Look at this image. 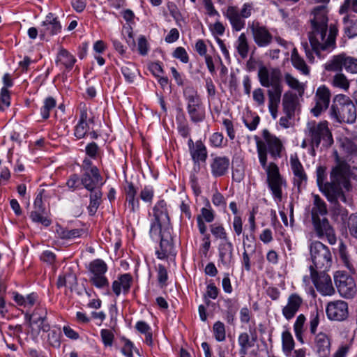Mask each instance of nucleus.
Here are the masks:
<instances>
[{
  "mask_svg": "<svg viewBox=\"0 0 357 357\" xmlns=\"http://www.w3.org/2000/svg\"><path fill=\"white\" fill-rule=\"evenodd\" d=\"M357 168L350 167L344 162L338 163L331 172L329 182L326 181V167L319 165L317 167V184L319 190L325 195L329 202L333 204L335 213L344 215L346 210L339 204V200L347 202L345 192L351 189L349 178H357Z\"/></svg>",
  "mask_w": 357,
  "mask_h": 357,
  "instance_id": "1",
  "label": "nucleus"
},
{
  "mask_svg": "<svg viewBox=\"0 0 357 357\" xmlns=\"http://www.w3.org/2000/svg\"><path fill=\"white\" fill-rule=\"evenodd\" d=\"M326 5L314 7L310 15L307 36L312 51L319 59H324L322 52H330L336 47L337 28L335 24L328 26Z\"/></svg>",
  "mask_w": 357,
  "mask_h": 357,
  "instance_id": "2",
  "label": "nucleus"
},
{
  "mask_svg": "<svg viewBox=\"0 0 357 357\" xmlns=\"http://www.w3.org/2000/svg\"><path fill=\"white\" fill-rule=\"evenodd\" d=\"M305 134L311 146L312 155H314L315 149L319 148L321 143L324 146L328 147L334 142L332 132L326 121L307 122Z\"/></svg>",
  "mask_w": 357,
  "mask_h": 357,
  "instance_id": "3",
  "label": "nucleus"
},
{
  "mask_svg": "<svg viewBox=\"0 0 357 357\" xmlns=\"http://www.w3.org/2000/svg\"><path fill=\"white\" fill-rule=\"evenodd\" d=\"M330 115L338 123H354L357 117L356 108L348 96L338 94L333 99Z\"/></svg>",
  "mask_w": 357,
  "mask_h": 357,
  "instance_id": "4",
  "label": "nucleus"
},
{
  "mask_svg": "<svg viewBox=\"0 0 357 357\" xmlns=\"http://www.w3.org/2000/svg\"><path fill=\"white\" fill-rule=\"evenodd\" d=\"M149 234L153 241H160V250L155 251L157 257L164 259L171 253L172 245L171 243V227L169 223L166 225L160 222L152 220Z\"/></svg>",
  "mask_w": 357,
  "mask_h": 357,
  "instance_id": "5",
  "label": "nucleus"
},
{
  "mask_svg": "<svg viewBox=\"0 0 357 357\" xmlns=\"http://www.w3.org/2000/svg\"><path fill=\"white\" fill-rule=\"evenodd\" d=\"M254 12V3L245 2L241 8L236 6H229L223 15L229 20L232 29L240 31L245 26V19L251 17Z\"/></svg>",
  "mask_w": 357,
  "mask_h": 357,
  "instance_id": "6",
  "label": "nucleus"
},
{
  "mask_svg": "<svg viewBox=\"0 0 357 357\" xmlns=\"http://www.w3.org/2000/svg\"><path fill=\"white\" fill-rule=\"evenodd\" d=\"M310 252L312 265L315 271H328L333 263V257L328 247L320 241L310 244Z\"/></svg>",
  "mask_w": 357,
  "mask_h": 357,
  "instance_id": "7",
  "label": "nucleus"
},
{
  "mask_svg": "<svg viewBox=\"0 0 357 357\" xmlns=\"http://www.w3.org/2000/svg\"><path fill=\"white\" fill-rule=\"evenodd\" d=\"M327 71L341 72L344 68L351 73H357V58L344 53L334 55L324 65Z\"/></svg>",
  "mask_w": 357,
  "mask_h": 357,
  "instance_id": "8",
  "label": "nucleus"
},
{
  "mask_svg": "<svg viewBox=\"0 0 357 357\" xmlns=\"http://www.w3.org/2000/svg\"><path fill=\"white\" fill-rule=\"evenodd\" d=\"M88 271L90 273V282L98 289L109 287V281L105 276L107 271L106 263L100 259H96L91 261L88 266Z\"/></svg>",
  "mask_w": 357,
  "mask_h": 357,
  "instance_id": "9",
  "label": "nucleus"
},
{
  "mask_svg": "<svg viewBox=\"0 0 357 357\" xmlns=\"http://www.w3.org/2000/svg\"><path fill=\"white\" fill-rule=\"evenodd\" d=\"M266 174L268 186L273 198L278 202H281L282 187H286L287 182L281 176L278 165L274 162H271V167L266 172Z\"/></svg>",
  "mask_w": 357,
  "mask_h": 357,
  "instance_id": "10",
  "label": "nucleus"
},
{
  "mask_svg": "<svg viewBox=\"0 0 357 357\" xmlns=\"http://www.w3.org/2000/svg\"><path fill=\"white\" fill-rule=\"evenodd\" d=\"M310 278L317 290L323 296H331L335 292L331 277L327 271H315L314 266H310Z\"/></svg>",
  "mask_w": 357,
  "mask_h": 357,
  "instance_id": "11",
  "label": "nucleus"
},
{
  "mask_svg": "<svg viewBox=\"0 0 357 357\" xmlns=\"http://www.w3.org/2000/svg\"><path fill=\"white\" fill-rule=\"evenodd\" d=\"M248 27L250 30L253 40L258 47H267L272 43V34L265 26L261 24L258 21L250 22Z\"/></svg>",
  "mask_w": 357,
  "mask_h": 357,
  "instance_id": "12",
  "label": "nucleus"
},
{
  "mask_svg": "<svg viewBox=\"0 0 357 357\" xmlns=\"http://www.w3.org/2000/svg\"><path fill=\"white\" fill-rule=\"evenodd\" d=\"M258 77L261 85L266 88L282 84V73L278 68L268 69L262 66L259 68Z\"/></svg>",
  "mask_w": 357,
  "mask_h": 357,
  "instance_id": "13",
  "label": "nucleus"
},
{
  "mask_svg": "<svg viewBox=\"0 0 357 357\" xmlns=\"http://www.w3.org/2000/svg\"><path fill=\"white\" fill-rule=\"evenodd\" d=\"M312 224L318 238L326 237L331 245H334L336 243L337 238L335 231L326 218L324 217L319 220H314Z\"/></svg>",
  "mask_w": 357,
  "mask_h": 357,
  "instance_id": "14",
  "label": "nucleus"
},
{
  "mask_svg": "<svg viewBox=\"0 0 357 357\" xmlns=\"http://www.w3.org/2000/svg\"><path fill=\"white\" fill-rule=\"evenodd\" d=\"M331 93L325 86H319L314 96L315 105L311 109V112L316 117L319 116L322 112L326 110L329 105Z\"/></svg>",
  "mask_w": 357,
  "mask_h": 357,
  "instance_id": "15",
  "label": "nucleus"
},
{
  "mask_svg": "<svg viewBox=\"0 0 357 357\" xmlns=\"http://www.w3.org/2000/svg\"><path fill=\"white\" fill-rule=\"evenodd\" d=\"M262 136L267 150L273 159L282 157V151L284 149L282 141L275 135H272L267 129L262 131Z\"/></svg>",
  "mask_w": 357,
  "mask_h": 357,
  "instance_id": "16",
  "label": "nucleus"
},
{
  "mask_svg": "<svg viewBox=\"0 0 357 357\" xmlns=\"http://www.w3.org/2000/svg\"><path fill=\"white\" fill-rule=\"evenodd\" d=\"M326 311L329 319L342 321L348 316V305L343 301L330 302L326 306Z\"/></svg>",
  "mask_w": 357,
  "mask_h": 357,
  "instance_id": "17",
  "label": "nucleus"
},
{
  "mask_svg": "<svg viewBox=\"0 0 357 357\" xmlns=\"http://www.w3.org/2000/svg\"><path fill=\"white\" fill-rule=\"evenodd\" d=\"M93 123V117L89 114L85 105L80 107L79 119L75 127L74 135L77 139L84 138L89 130V123Z\"/></svg>",
  "mask_w": 357,
  "mask_h": 357,
  "instance_id": "18",
  "label": "nucleus"
},
{
  "mask_svg": "<svg viewBox=\"0 0 357 357\" xmlns=\"http://www.w3.org/2000/svg\"><path fill=\"white\" fill-rule=\"evenodd\" d=\"M80 182L86 190L102 188L105 183L99 169L84 172L82 174Z\"/></svg>",
  "mask_w": 357,
  "mask_h": 357,
  "instance_id": "19",
  "label": "nucleus"
},
{
  "mask_svg": "<svg viewBox=\"0 0 357 357\" xmlns=\"http://www.w3.org/2000/svg\"><path fill=\"white\" fill-rule=\"evenodd\" d=\"M335 282L340 294L345 298L351 297L355 293L354 280L344 274L335 275Z\"/></svg>",
  "mask_w": 357,
  "mask_h": 357,
  "instance_id": "20",
  "label": "nucleus"
},
{
  "mask_svg": "<svg viewBox=\"0 0 357 357\" xmlns=\"http://www.w3.org/2000/svg\"><path fill=\"white\" fill-rule=\"evenodd\" d=\"M61 24L58 18L54 14L50 13L42 22L40 29V37L44 39L47 35L54 36L58 34L61 31Z\"/></svg>",
  "mask_w": 357,
  "mask_h": 357,
  "instance_id": "21",
  "label": "nucleus"
},
{
  "mask_svg": "<svg viewBox=\"0 0 357 357\" xmlns=\"http://www.w3.org/2000/svg\"><path fill=\"white\" fill-rule=\"evenodd\" d=\"M303 303V299L299 294H291L287 298V304L282 310V315L287 320H291L299 311Z\"/></svg>",
  "mask_w": 357,
  "mask_h": 357,
  "instance_id": "22",
  "label": "nucleus"
},
{
  "mask_svg": "<svg viewBox=\"0 0 357 357\" xmlns=\"http://www.w3.org/2000/svg\"><path fill=\"white\" fill-rule=\"evenodd\" d=\"M215 218V211L212 209L211 204L208 202L205 207L200 210V214L197 216V223L199 231L201 234H205L207 231L206 222H212Z\"/></svg>",
  "mask_w": 357,
  "mask_h": 357,
  "instance_id": "23",
  "label": "nucleus"
},
{
  "mask_svg": "<svg viewBox=\"0 0 357 357\" xmlns=\"http://www.w3.org/2000/svg\"><path fill=\"white\" fill-rule=\"evenodd\" d=\"M283 87L282 84L270 87L267 91L268 109L274 119L276 118L278 106L280 103Z\"/></svg>",
  "mask_w": 357,
  "mask_h": 357,
  "instance_id": "24",
  "label": "nucleus"
},
{
  "mask_svg": "<svg viewBox=\"0 0 357 357\" xmlns=\"http://www.w3.org/2000/svg\"><path fill=\"white\" fill-rule=\"evenodd\" d=\"M230 161L227 156H215L210 165L211 174L214 177H220L227 174Z\"/></svg>",
  "mask_w": 357,
  "mask_h": 357,
  "instance_id": "25",
  "label": "nucleus"
},
{
  "mask_svg": "<svg viewBox=\"0 0 357 357\" xmlns=\"http://www.w3.org/2000/svg\"><path fill=\"white\" fill-rule=\"evenodd\" d=\"M132 278L129 273H124L118 277L112 284L114 294L119 296L121 292L127 294L130 289Z\"/></svg>",
  "mask_w": 357,
  "mask_h": 357,
  "instance_id": "26",
  "label": "nucleus"
},
{
  "mask_svg": "<svg viewBox=\"0 0 357 357\" xmlns=\"http://www.w3.org/2000/svg\"><path fill=\"white\" fill-rule=\"evenodd\" d=\"M76 61L75 57L67 50L63 47L59 49L55 60L57 66L64 68L66 71L69 72L73 69Z\"/></svg>",
  "mask_w": 357,
  "mask_h": 357,
  "instance_id": "27",
  "label": "nucleus"
},
{
  "mask_svg": "<svg viewBox=\"0 0 357 357\" xmlns=\"http://www.w3.org/2000/svg\"><path fill=\"white\" fill-rule=\"evenodd\" d=\"M314 347L320 357H327L331 351V342L327 334L320 332L314 337Z\"/></svg>",
  "mask_w": 357,
  "mask_h": 357,
  "instance_id": "28",
  "label": "nucleus"
},
{
  "mask_svg": "<svg viewBox=\"0 0 357 357\" xmlns=\"http://www.w3.org/2000/svg\"><path fill=\"white\" fill-rule=\"evenodd\" d=\"M312 206L311 209L312 221L319 220L328 213L326 202L318 195L312 194Z\"/></svg>",
  "mask_w": 357,
  "mask_h": 357,
  "instance_id": "29",
  "label": "nucleus"
},
{
  "mask_svg": "<svg viewBox=\"0 0 357 357\" xmlns=\"http://www.w3.org/2000/svg\"><path fill=\"white\" fill-rule=\"evenodd\" d=\"M124 190L126 196V201L128 208L132 212L138 211L139 209V199L136 197L137 192V188L135 187L132 183L130 182L127 183Z\"/></svg>",
  "mask_w": 357,
  "mask_h": 357,
  "instance_id": "30",
  "label": "nucleus"
},
{
  "mask_svg": "<svg viewBox=\"0 0 357 357\" xmlns=\"http://www.w3.org/2000/svg\"><path fill=\"white\" fill-rule=\"evenodd\" d=\"M183 94L186 102V109L202 104L197 90L193 86H185L183 89Z\"/></svg>",
  "mask_w": 357,
  "mask_h": 357,
  "instance_id": "31",
  "label": "nucleus"
},
{
  "mask_svg": "<svg viewBox=\"0 0 357 357\" xmlns=\"http://www.w3.org/2000/svg\"><path fill=\"white\" fill-rule=\"evenodd\" d=\"M153 220L162 222L166 225L169 223V218L167 213V204L162 199L158 201L153 208Z\"/></svg>",
  "mask_w": 357,
  "mask_h": 357,
  "instance_id": "32",
  "label": "nucleus"
},
{
  "mask_svg": "<svg viewBox=\"0 0 357 357\" xmlns=\"http://www.w3.org/2000/svg\"><path fill=\"white\" fill-rule=\"evenodd\" d=\"M89 194V204L87 207L90 215H93L102 203V188H97L93 190H87Z\"/></svg>",
  "mask_w": 357,
  "mask_h": 357,
  "instance_id": "33",
  "label": "nucleus"
},
{
  "mask_svg": "<svg viewBox=\"0 0 357 357\" xmlns=\"http://www.w3.org/2000/svg\"><path fill=\"white\" fill-rule=\"evenodd\" d=\"M233 245L229 241L221 242L219 245V256L224 265H229L232 259Z\"/></svg>",
  "mask_w": 357,
  "mask_h": 357,
  "instance_id": "34",
  "label": "nucleus"
},
{
  "mask_svg": "<svg viewBox=\"0 0 357 357\" xmlns=\"http://www.w3.org/2000/svg\"><path fill=\"white\" fill-rule=\"evenodd\" d=\"M13 299L18 305L30 309L36 303L38 295L35 293H31L24 296L17 292H14Z\"/></svg>",
  "mask_w": 357,
  "mask_h": 357,
  "instance_id": "35",
  "label": "nucleus"
},
{
  "mask_svg": "<svg viewBox=\"0 0 357 357\" xmlns=\"http://www.w3.org/2000/svg\"><path fill=\"white\" fill-rule=\"evenodd\" d=\"M190 153L195 163L205 162L208 155L206 147L200 140L195 142V147L190 151Z\"/></svg>",
  "mask_w": 357,
  "mask_h": 357,
  "instance_id": "36",
  "label": "nucleus"
},
{
  "mask_svg": "<svg viewBox=\"0 0 357 357\" xmlns=\"http://www.w3.org/2000/svg\"><path fill=\"white\" fill-rule=\"evenodd\" d=\"M291 61L293 66L304 75L310 74V68L306 64L304 59L298 54L296 48H294L291 51Z\"/></svg>",
  "mask_w": 357,
  "mask_h": 357,
  "instance_id": "37",
  "label": "nucleus"
},
{
  "mask_svg": "<svg viewBox=\"0 0 357 357\" xmlns=\"http://www.w3.org/2000/svg\"><path fill=\"white\" fill-rule=\"evenodd\" d=\"M47 309L43 305H38L33 310V313L26 312L24 314L25 319L30 324H38L40 320L47 319Z\"/></svg>",
  "mask_w": 357,
  "mask_h": 357,
  "instance_id": "38",
  "label": "nucleus"
},
{
  "mask_svg": "<svg viewBox=\"0 0 357 357\" xmlns=\"http://www.w3.org/2000/svg\"><path fill=\"white\" fill-rule=\"evenodd\" d=\"M56 232L61 238L71 240L81 236L84 231L82 229H68L61 226H57Z\"/></svg>",
  "mask_w": 357,
  "mask_h": 357,
  "instance_id": "39",
  "label": "nucleus"
},
{
  "mask_svg": "<svg viewBox=\"0 0 357 357\" xmlns=\"http://www.w3.org/2000/svg\"><path fill=\"white\" fill-rule=\"evenodd\" d=\"M121 69L126 81L128 83H132L138 73L136 66L131 62H125Z\"/></svg>",
  "mask_w": 357,
  "mask_h": 357,
  "instance_id": "40",
  "label": "nucleus"
},
{
  "mask_svg": "<svg viewBox=\"0 0 357 357\" xmlns=\"http://www.w3.org/2000/svg\"><path fill=\"white\" fill-rule=\"evenodd\" d=\"M236 48L242 59L247 58L250 47L245 33H241L236 41Z\"/></svg>",
  "mask_w": 357,
  "mask_h": 357,
  "instance_id": "41",
  "label": "nucleus"
},
{
  "mask_svg": "<svg viewBox=\"0 0 357 357\" xmlns=\"http://www.w3.org/2000/svg\"><path fill=\"white\" fill-rule=\"evenodd\" d=\"M256 144L257 151L260 165L266 172L271 167V163L268 165H267V147L266 146V144L260 140H257Z\"/></svg>",
  "mask_w": 357,
  "mask_h": 357,
  "instance_id": "42",
  "label": "nucleus"
},
{
  "mask_svg": "<svg viewBox=\"0 0 357 357\" xmlns=\"http://www.w3.org/2000/svg\"><path fill=\"white\" fill-rule=\"evenodd\" d=\"M344 32L349 38L357 36V19H353L351 14L343 18Z\"/></svg>",
  "mask_w": 357,
  "mask_h": 357,
  "instance_id": "43",
  "label": "nucleus"
},
{
  "mask_svg": "<svg viewBox=\"0 0 357 357\" xmlns=\"http://www.w3.org/2000/svg\"><path fill=\"white\" fill-rule=\"evenodd\" d=\"M282 351L286 356H289L295 347V342L292 335L289 331H284L282 333Z\"/></svg>",
  "mask_w": 357,
  "mask_h": 357,
  "instance_id": "44",
  "label": "nucleus"
},
{
  "mask_svg": "<svg viewBox=\"0 0 357 357\" xmlns=\"http://www.w3.org/2000/svg\"><path fill=\"white\" fill-rule=\"evenodd\" d=\"M77 284V277L75 274L70 272L65 273L60 275L57 280V287L61 288L63 287H68L72 289L73 287Z\"/></svg>",
  "mask_w": 357,
  "mask_h": 357,
  "instance_id": "45",
  "label": "nucleus"
},
{
  "mask_svg": "<svg viewBox=\"0 0 357 357\" xmlns=\"http://www.w3.org/2000/svg\"><path fill=\"white\" fill-rule=\"evenodd\" d=\"M188 114L190 116V121L193 123H199L205 119V110L202 105L191 107L187 109Z\"/></svg>",
  "mask_w": 357,
  "mask_h": 357,
  "instance_id": "46",
  "label": "nucleus"
},
{
  "mask_svg": "<svg viewBox=\"0 0 357 357\" xmlns=\"http://www.w3.org/2000/svg\"><path fill=\"white\" fill-rule=\"evenodd\" d=\"M30 218L36 223H40L45 227H48L51 224V220L46 216L45 209L33 210L31 212Z\"/></svg>",
  "mask_w": 357,
  "mask_h": 357,
  "instance_id": "47",
  "label": "nucleus"
},
{
  "mask_svg": "<svg viewBox=\"0 0 357 357\" xmlns=\"http://www.w3.org/2000/svg\"><path fill=\"white\" fill-rule=\"evenodd\" d=\"M56 100L52 97H47L43 101V105L40 108V114L43 119H47L50 117V112L56 107Z\"/></svg>",
  "mask_w": 357,
  "mask_h": 357,
  "instance_id": "48",
  "label": "nucleus"
},
{
  "mask_svg": "<svg viewBox=\"0 0 357 357\" xmlns=\"http://www.w3.org/2000/svg\"><path fill=\"white\" fill-rule=\"evenodd\" d=\"M284 81L291 89L296 91L300 95L304 93L305 88L303 84L291 74L286 73L284 75Z\"/></svg>",
  "mask_w": 357,
  "mask_h": 357,
  "instance_id": "49",
  "label": "nucleus"
},
{
  "mask_svg": "<svg viewBox=\"0 0 357 357\" xmlns=\"http://www.w3.org/2000/svg\"><path fill=\"white\" fill-rule=\"evenodd\" d=\"M210 231L213 236L222 241V242L229 241L225 229L222 225L212 224L210 225Z\"/></svg>",
  "mask_w": 357,
  "mask_h": 357,
  "instance_id": "50",
  "label": "nucleus"
},
{
  "mask_svg": "<svg viewBox=\"0 0 357 357\" xmlns=\"http://www.w3.org/2000/svg\"><path fill=\"white\" fill-rule=\"evenodd\" d=\"M339 254L344 265L349 269L351 273H354L355 269L347 252V246L342 241L339 245Z\"/></svg>",
  "mask_w": 357,
  "mask_h": 357,
  "instance_id": "51",
  "label": "nucleus"
},
{
  "mask_svg": "<svg viewBox=\"0 0 357 357\" xmlns=\"http://www.w3.org/2000/svg\"><path fill=\"white\" fill-rule=\"evenodd\" d=\"M332 84L335 87L347 91L349 88V82L347 77L341 73L335 74L332 80Z\"/></svg>",
  "mask_w": 357,
  "mask_h": 357,
  "instance_id": "52",
  "label": "nucleus"
},
{
  "mask_svg": "<svg viewBox=\"0 0 357 357\" xmlns=\"http://www.w3.org/2000/svg\"><path fill=\"white\" fill-rule=\"evenodd\" d=\"M177 121V130L179 135L183 137L187 138L190 136V128L189 125L185 119L184 115H181V117L176 118Z\"/></svg>",
  "mask_w": 357,
  "mask_h": 357,
  "instance_id": "53",
  "label": "nucleus"
},
{
  "mask_svg": "<svg viewBox=\"0 0 357 357\" xmlns=\"http://www.w3.org/2000/svg\"><path fill=\"white\" fill-rule=\"evenodd\" d=\"M213 333L218 342H223L226 339V331L225 324L218 321L213 326Z\"/></svg>",
  "mask_w": 357,
  "mask_h": 357,
  "instance_id": "54",
  "label": "nucleus"
},
{
  "mask_svg": "<svg viewBox=\"0 0 357 357\" xmlns=\"http://www.w3.org/2000/svg\"><path fill=\"white\" fill-rule=\"evenodd\" d=\"M289 162L294 176L306 174L297 154L291 155Z\"/></svg>",
  "mask_w": 357,
  "mask_h": 357,
  "instance_id": "55",
  "label": "nucleus"
},
{
  "mask_svg": "<svg viewBox=\"0 0 357 357\" xmlns=\"http://www.w3.org/2000/svg\"><path fill=\"white\" fill-rule=\"evenodd\" d=\"M295 98L290 92H287L284 94L282 98V106L284 111L290 114L294 110Z\"/></svg>",
  "mask_w": 357,
  "mask_h": 357,
  "instance_id": "56",
  "label": "nucleus"
},
{
  "mask_svg": "<svg viewBox=\"0 0 357 357\" xmlns=\"http://www.w3.org/2000/svg\"><path fill=\"white\" fill-rule=\"evenodd\" d=\"M154 197V189L152 186L146 185L140 191L139 198L144 202L151 204Z\"/></svg>",
  "mask_w": 357,
  "mask_h": 357,
  "instance_id": "57",
  "label": "nucleus"
},
{
  "mask_svg": "<svg viewBox=\"0 0 357 357\" xmlns=\"http://www.w3.org/2000/svg\"><path fill=\"white\" fill-rule=\"evenodd\" d=\"M157 278L158 283L161 287H166L167 283V281L168 280V273L166 268L162 265L158 264L157 268Z\"/></svg>",
  "mask_w": 357,
  "mask_h": 357,
  "instance_id": "58",
  "label": "nucleus"
},
{
  "mask_svg": "<svg viewBox=\"0 0 357 357\" xmlns=\"http://www.w3.org/2000/svg\"><path fill=\"white\" fill-rule=\"evenodd\" d=\"M31 334L33 335H38L40 331L48 332L50 329V324L47 322V319L39 321L38 324H31Z\"/></svg>",
  "mask_w": 357,
  "mask_h": 357,
  "instance_id": "59",
  "label": "nucleus"
},
{
  "mask_svg": "<svg viewBox=\"0 0 357 357\" xmlns=\"http://www.w3.org/2000/svg\"><path fill=\"white\" fill-rule=\"evenodd\" d=\"M219 294V289L214 283H210L206 287V291L204 294L205 303L207 305H209L210 301L208 298L215 299Z\"/></svg>",
  "mask_w": 357,
  "mask_h": 357,
  "instance_id": "60",
  "label": "nucleus"
},
{
  "mask_svg": "<svg viewBox=\"0 0 357 357\" xmlns=\"http://www.w3.org/2000/svg\"><path fill=\"white\" fill-rule=\"evenodd\" d=\"M10 93L6 87H2L0 93V110L3 111L10 106Z\"/></svg>",
  "mask_w": 357,
  "mask_h": 357,
  "instance_id": "61",
  "label": "nucleus"
},
{
  "mask_svg": "<svg viewBox=\"0 0 357 357\" xmlns=\"http://www.w3.org/2000/svg\"><path fill=\"white\" fill-rule=\"evenodd\" d=\"M351 12L357 13V0H345L340 8V13Z\"/></svg>",
  "mask_w": 357,
  "mask_h": 357,
  "instance_id": "62",
  "label": "nucleus"
},
{
  "mask_svg": "<svg viewBox=\"0 0 357 357\" xmlns=\"http://www.w3.org/2000/svg\"><path fill=\"white\" fill-rule=\"evenodd\" d=\"M212 203L216 207H219L222 210L226 209L227 202L225 197L219 192L216 191L212 196Z\"/></svg>",
  "mask_w": 357,
  "mask_h": 357,
  "instance_id": "63",
  "label": "nucleus"
},
{
  "mask_svg": "<svg viewBox=\"0 0 357 357\" xmlns=\"http://www.w3.org/2000/svg\"><path fill=\"white\" fill-rule=\"evenodd\" d=\"M348 227L350 234L357 238V213L350 215L348 222Z\"/></svg>",
  "mask_w": 357,
  "mask_h": 357,
  "instance_id": "64",
  "label": "nucleus"
}]
</instances>
